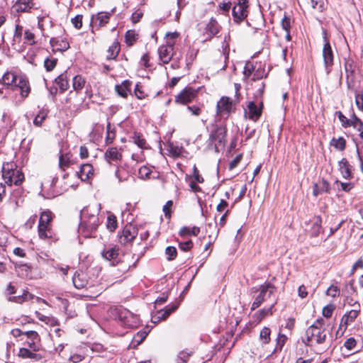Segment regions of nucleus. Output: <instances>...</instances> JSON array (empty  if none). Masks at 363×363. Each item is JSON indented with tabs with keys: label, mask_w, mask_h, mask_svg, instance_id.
Masks as SVG:
<instances>
[{
	"label": "nucleus",
	"mask_w": 363,
	"mask_h": 363,
	"mask_svg": "<svg viewBox=\"0 0 363 363\" xmlns=\"http://www.w3.org/2000/svg\"><path fill=\"white\" fill-rule=\"evenodd\" d=\"M324 325L325 320L323 318L317 319L313 325L307 328L306 340H303L306 345L315 348L318 353L328 350L332 343V339L328 337Z\"/></svg>",
	"instance_id": "f257e3e1"
},
{
	"label": "nucleus",
	"mask_w": 363,
	"mask_h": 363,
	"mask_svg": "<svg viewBox=\"0 0 363 363\" xmlns=\"http://www.w3.org/2000/svg\"><path fill=\"white\" fill-rule=\"evenodd\" d=\"M99 210L92 213L90 206L84 208L81 212L82 221L79 224V230L86 238L93 237L101 221L99 218Z\"/></svg>",
	"instance_id": "f03ea898"
},
{
	"label": "nucleus",
	"mask_w": 363,
	"mask_h": 363,
	"mask_svg": "<svg viewBox=\"0 0 363 363\" xmlns=\"http://www.w3.org/2000/svg\"><path fill=\"white\" fill-rule=\"evenodd\" d=\"M14 166L13 164L6 163L2 167V177L5 183L9 186L12 184L18 186L24 180L23 174L16 168H13Z\"/></svg>",
	"instance_id": "7ed1b4c3"
},
{
	"label": "nucleus",
	"mask_w": 363,
	"mask_h": 363,
	"mask_svg": "<svg viewBox=\"0 0 363 363\" xmlns=\"http://www.w3.org/2000/svg\"><path fill=\"white\" fill-rule=\"evenodd\" d=\"M167 37L168 38L167 43L160 46L157 50L160 61L163 64H168L172 59L175 43L174 38L177 37V34L176 33H169Z\"/></svg>",
	"instance_id": "20e7f679"
},
{
	"label": "nucleus",
	"mask_w": 363,
	"mask_h": 363,
	"mask_svg": "<svg viewBox=\"0 0 363 363\" xmlns=\"http://www.w3.org/2000/svg\"><path fill=\"white\" fill-rule=\"evenodd\" d=\"M227 129L225 126H217L209 135V140L213 145L216 151H218L220 147H224L226 143Z\"/></svg>",
	"instance_id": "39448f33"
},
{
	"label": "nucleus",
	"mask_w": 363,
	"mask_h": 363,
	"mask_svg": "<svg viewBox=\"0 0 363 363\" xmlns=\"http://www.w3.org/2000/svg\"><path fill=\"white\" fill-rule=\"evenodd\" d=\"M274 286L269 283L261 285L259 286V294L255 297V299L252 304L251 310L254 311L259 307L264 301L270 298L272 294H274Z\"/></svg>",
	"instance_id": "423d86ee"
},
{
	"label": "nucleus",
	"mask_w": 363,
	"mask_h": 363,
	"mask_svg": "<svg viewBox=\"0 0 363 363\" xmlns=\"http://www.w3.org/2000/svg\"><path fill=\"white\" fill-rule=\"evenodd\" d=\"M118 320L124 327L133 328L139 324V319L136 315L125 308L118 309Z\"/></svg>",
	"instance_id": "0eeeda50"
},
{
	"label": "nucleus",
	"mask_w": 363,
	"mask_h": 363,
	"mask_svg": "<svg viewBox=\"0 0 363 363\" xmlns=\"http://www.w3.org/2000/svg\"><path fill=\"white\" fill-rule=\"evenodd\" d=\"M248 7L247 0H238V3L233 6L232 11L233 21L236 23H240L247 17Z\"/></svg>",
	"instance_id": "6e6552de"
},
{
	"label": "nucleus",
	"mask_w": 363,
	"mask_h": 363,
	"mask_svg": "<svg viewBox=\"0 0 363 363\" xmlns=\"http://www.w3.org/2000/svg\"><path fill=\"white\" fill-rule=\"evenodd\" d=\"M240 99L238 98L235 99H230L228 96H222L218 101L216 106V111L218 115H229L233 111V106L238 104Z\"/></svg>",
	"instance_id": "1a4fd4ad"
},
{
	"label": "nucleus",
	"mask_w": 363,
	"mask_h": 363,
	"mask_svg": "<svg viewBox=\"0 0 363 363\" xmlns=\"http://www.w3.org/2000/svg\"><path fill=\"white\" fill-rule=\"evenodd\" d=\"M197 95L198 89L191 86H186L175 96V103L186 105L193 101Z\"/></svg>",
	"instance_id": "9d476101"
},
{
	"label": "nucleus",
	"mask_w": 363,
	"mask_h": 363,
	"mask_svg": "<svg viewBox=\"0 0 363 363\" xmlns=\"http://www.w3.org/2000/svg\"><path fill=\"white\" fill-rule=\"evenodd\" d=\"M323 39H324L325 43L323 45V48L322 55H323V58L326 72H327V74H329L331 70L330 67L333 65L334 53H333V51L330 44L327 39L325 34L323 37Z\"/></svg>",
	"instance_id": "9b49d317"
},
{
	"label": "nucleus",
	"mask_w": 363,
	"mask_h": 363,
	"mask_svg": "<svg viewBox=\"0 0 363 363\" xmlns=\"http://www.w3.org/2000/svg\"><path fill=\"white\" fill-rule=\"evenodd\" d=\"M263 108L262 100L250 101L247 104V111H245V116L252 121H257L262 115Z\"/></svg>",
	"instance_id": "f8f14e48"
},
{
	"label": "nucleus",
	"mask_w": 363,
	"mask_h": 363,
	"mask_svg": "<svg viewBox=\"0 0 363 363\" xmlns=\"http://www.w3.org/2000/svg\"><path fill=\"white\" fill-rule=\"evenodd\" d=\"M113 13V10L110 12H99L96 15H93L91 18L90 25L94 29H99L100 28L106 26Z\"/></svg>",
	"instance_id": "ddd939ff"
},
{
	"label": "nucleus",
	"mask_w": 363,
	"mask_h": 363,
	"mask_svg": "<svg viewBox=\"0 0 363 363\" xmlns=\"http://www.w3.org/2000/svg\"><path fill=\"white\" fill-rule=\"evenodd\" d=\"M137 235L138 228L131 224H127L119 236V242L122 245H126L132 242Z\"/></svg>",
	"instance_id": "4468645a"
},
{
	"label": "nucleus",
	"mask_w": 363,
	"mask_h": 363,
	"mask_svg": "<svg viewBox=\"0 0 363 363\" xmlns=\"http://www.w3.org/2000/svg\"><path fill=\"white\" fill-rule=\"evenodd\" d=\"M101 255L104 259L112 262V265H115L116 263H118L117 259L119 255V247L117 246L105 247Z\"/></svg>",
	"instance_id": "2eb2a0df"
},
{
	"label": "nucleus",
	"mask_w": 363,
	"mask_h": 363,
	"mask_svg": "<svg viewBox=\"0 0 363 363\" xmlns=\"http://www.w3.org/2000/svg\"><path fill=\"white\" fill-rule=\"evenodd\" d=\"M177 308V304H173L171 306H167L164 309L158 311L157 313L152 316V319L154 320L153 322L157 323L162 320H165L172 313L175 311Z\"/></svg>",
	"instance_id": "dca6fc26"
},
{
	"label": "nucleus",
	"mask_w": 363,
	"mask_h": 363,
	"mask_svg": "<svg viewBox=\"0 0 363 363\" xmlns=\"http://www.w3.org/2000/svg\"><path fill=\"white\" fill-rule=\"evenodd\" d=\"M131 85L130 80H124L121 84L115 86V91L119 96L126 99L131 93Z\"/></svg>",
	"instance_id": "f3484780"
},
{
	"label": "nucleus",
	"mask_w": 363,
	"mask_h": 363,
	"mask_svg": "<svg viewBox=\"0 0 363 363\" xmlns=\"http://www.w3.org/2000/svg\"><path fill=\"white\" fill-rule=\"evenodd\" d=\"M76 174L82 181H86L94 175L93 166L89 163L84 164L81 166L80 170L77 172Z\"/></svg>",
	"instance_id": "a211bd4d"
},
{
	"label": "nucleus",
	"mask_w": 363,
	"mask_h": 363,
	"mask_svg": "<svg viewBox=\"0 0 363 363\" xmlns=\"http://www.w3.org/2000/svg\"><path fill=\"white\" fill-rule=\"evenodd\" d=\"M72 282L76 289H83L88 284L86 275L82 272H76L72 277Z\"/></svg>",
	"instance_id": "6ab92c4d"
},
{
	"label": "nucleus",
	"mask_w": 363,
	"mask_h": 363,
	"mask_svg": "<svg viewBox=\"0 0 363 363\" xmlns=\"http://www.w3.org/2000/svg\"><path fill=\"white\" fill-rule=\"evenodd\" d=\"M309 223L311 225L310 229V234L312 237H317L319 235L320 232L322 231V220L319 216H314L312 220L309 221Z\"/></svg>",
	"instance_id": "aec40b11"
},
{
	"label": "nucleus",
	"mask_w": 363,
	"mask_h": 363,
	"mask_svg": "<svg viewBox=\"0 0 363 363\" xmlns=\"http://www.w3.org/2000/svg\"><path fill=\"white\" fill-rule=\"evenodd\" d=\"M37 351H33L30 348L22 347L20 348L18 356L22 359H31L35 360H40L42 359V355L36 353Z\"/></svg>",
	"instance_id": "412c9836"
},
{
	"label": "nucleus",
	"mask_w": 363,
	"mask_h": 363,
	"mask_svg": "<svg viewBox=\"0 0 363 363\" xmlns=\"http://www.w3.org/2000/svg\"><path fill=\"white\" fill-rule=\"evenodd\" d=\"M16 88L19 89L20 94L22 98H26L30 92V87L29 86V82L28 79L23 77H20L18 79V83L15 85Z\"/></svg>",
	"instance_id": "4be33fe9"
},
{
	"label": "nucleus",
	"mask_w": 363,
	"mask_h": 363,
	"mask_svg": "<svg viewBox=\"0 0 363 363\" xmlns=\"http://www.w3.org/2000/svg\"><path fill=\"white\" fill-rule=\"evenodd\" d=\"M330 190V184L325 179H322L313 185V194L314 196H318L323 193H329Z\"/></svg>",
	"instance_id": "5701e85b"
},
{
	"label": "nucleus",
	"mask_w": 363,
	"mask_h": 363,
	"mask_svg": "<svg viewBox=\"0 0 363 363\" xmlns=\"http://www.w3.org/2000/svg\"><path fill=\"white\" fill-rule=\"evenodd\" d=\"M339 169L343 178L350 179L352 178V167L345 158L339 162Z\"/></svg>",
	"instance_id": "b1692460"
},
{
	"label": "nucleus",
	"mask_w": 363,
	"mask_h": 363,
	"mask_svg": "<svg viewBox=\"0 0 363 363\" xmlns=\"http://www.w3.org/2000/svg\"><path fill=\"white\" fill-rule=\"evenodd\" d=\"M105 158L108 162L111 161H119L122 158V154L118 150L117 147H111L106 150L105 152Z\"/></svg>",
	"instance_id": "393cba45"
},
{
	"label": "nucleus",
	"mask_w": 363,
	"mask_h": 363,
	"mask_svg": "<svg viewBox=\"0 0 363 363\" xmlns=\"http://www.w3.org/2000/svg\"><path fill=\"white\" fill-rule=\"evenodd\" d=\"M52 235L51 225H46L39 223L38 224V235L41 239L51 238Z\"/></svg>",
	"instance_id": "a878e982"
},
{
	"label": "nucleus",
	"mask_w": 363,
	"mask_h": 363,
	"mask_svg": "<svg viewBox=\"0 0 363 363\" xmlns=\"http://www.w3.org/2000/svg\"><path fill=\"white\" fill-rule=\"evenodd\" d=\"M359 311L357 310H351L347 314L344 315L341 320V325H344L345 328L352 323L358 316Z\"/></svg>",
	"instance_id": "bb28decb"
},
{
	"label": "nucleus",
	"mask_w": 363,
	"mask_h": 363,
	"mask_svg": "<svg viewBox=\"0 0 363 363\" xmlns=\"http://www.w3.org/2000/svg\"><path fill=\"white\" fill-rule=\"evenodd\" d=\"M120 52V44L118 42L115 41L108 48L107 50V60H115Z\"/></svg>",
	"instance_id": "cd10ccee"
},
{
	"label": "nucleus",
	"mask_w": 363,
	"mask_h": 363,
	"mask_svg": "<svg viewBox=\"0 0 363 363\" xmlns=\"http://www.w3.org/2000/svg\"><path fill=\"white\" fill-rule=\"evenodd\" d=\"M50 43L52 48L60 51H65L69 48V43L65 40H59L57 38H51Z\"/></svg>",
	"instance_id": "c85d7f7f"
},
{
	"label": "nucleus",
	"mask_w": 363,
	"mask_h": 363,
	"mask_svg": "<svg viewBox=\"0 0 363 363\" xmlns=\"http://www.w3.org/2000/svg\"><path fill=\"white\" fill-rule=\"evenodd\" d=\"M33 6L32 0H18L16 4L18 11L25 12Z\"/></svg>",
	"instance_id": "c756f323"
},
{
	"label": "nucleus",
	"mask_w": 363,
	"mask_h": 363,
	"mask_svg": "<svg viewBox=\"0 0 363 363\" xmlns=\"http://www.w3.org/2000/svg\"><path fill=\"white\" fill-rule=\"evenodd\" d=\"M17 80L16 76L12 72H6L5 73L1 79L0 80V83L3 84L4 86H11L14 82Z\"/></svg>",
	"instance_id": "7c9ffc66"
},
{
	"label": "nucleus",
	"mask_w": 363,
	"mask_h": 363,
	"mask_svg": "<svg viewBox=\"0 0 363 363\" xmlns=\"http://www.w3.org/2000/svg\"><path fill=\"white\" fill-rule=\"evenodd\" d=\"M71 156L70 153L61 154L59 158V166L60 169H65L69 167L71 164Z\"/></svg>",
	"instance_id": "2f4dec72"
},
{
	"label": "nucleus",
	"mask_w": 363,
	"mask_h": 363,
	"mask_svg": "<svg viewBox=\"0 0 363 363\" xmlns=\"http://www.w3.org/2000/svg\"><path fill=\"white\" fill-rule=\"evenodd\" d=\"M85 83L86 81L84 77L81 75H77L72 79V87L75 91H79L84 88Z\"/></svg>",
	"instance_id": "473e14b6"
},
{
	"label": "nucleus",
	"mask_w": 363,
	"mask_h": 363,
	"mask_svg": "<svg viewBox=\"0 0 363 363\" xmlns=\"http://www.w3.org/2000/svg\"><path fill=\"white\" fill-rule=\"evenodd\" d=\"M55 82L59 86L62 91L67 90L69 87L68 80L67 79V76L65 74L59 75L55 79Z\"/></svg>",
	"instance_id": "72a5a7b5"
},
{
	"label": "nucleus",
	"mask_w": 363,
	"mask_h": 363,
	"mask_svg": "<svg viewBox=\"0 0 363 363\" xmlns=\"http://www.w3.org/2000/svg\"><path fill=\"white\" fill-rule=\"evenodd\" d=\"M270 334H271V330L269 328H267V327L263 328L259 333V341L262 344H264V345L268 344L271 340Z\"/></svg>",
	"instance_id": "f704fd0d"
},
{
	"label": "nucleus",
	"mask_w": 363,
	"mask_h": 363,
	"mask_svg": "<svg viewBox=\"0 0 363 363\" xmlns=\"http://www.w3.org/2000/svg\"><path fill=\"white\" fill-rule=\"evenodd\" d=\"M118 226L116 217L113 214H109L107 217L106 228L110 232H114Z\"/></svg>",
	"instance_id": "c9c22d12"
},
{
	"label": "nucleus",
	"mask_w": 363,
	"mask_h": 363,
	"mask_svg": "<svg viewBox=\"0 0 363 363\" xmlns=\"http://www.w3.org/2000/svg\"><path fill=\"white\" fill-rule=\"evenodd\" d=\"M220 26L218 22L211 18L207 24L206 30L211 35H215L219 32Z\"/></svg>",
	"instance_id": "e433bc0d"
},
{
	"label": "nucleus",
	"mask_w": 363,
	"mask_h": 363,
	"mask_svg": "<svg viewBox=\"0 0 363 363\" xmlns=\"http://www.w3.org/2000/svg\"><path fill=\"white\" fill-rule=\"evenodd\" d=\"M208 227L209 228H213L214 232L212 233L211 234H208V238H209L210 240H209L208 243L206 245V246L204 247L205 250H207L209 248V247L211 246L212 242L216 239V238L218 235V232H219V230L217 229V228H216V225H214L212 223H208Z\"/></svg>",
	"instance_id": "4c0bfd02"
},
{
	"label": "nucleus",
	"mask_w": 363,
	"mask_h": 363,
	"mask_svg": "<svg viewBox=\"0 0 363 363\" xmlns=\"http://www.w3.org/2000/svg\"><path fill=\"white\" fill-rule=\"evenodd\" d=\"M147 333L145 330H140L135 334L133 338L132 344L135 346L140 345L146 338Z\"/></svg>",
	"instance_id": "58836bf2"
},
{
	"label": "nucleus",
	"mask_w": 363,
	"mask_h": 363,
	"mask_svg": "<svg viewBox=\"0 0 363 363\" xmlns=\"http://www.w3.org/2000/svg\"><path fill=\"white\" fill-rule=\"evenodd\" d=\"M33 296L28 292H25L22 296L9 297V301H14L16 303H22L26 301L31 300Z\"/></svg>",
	"instance_id": "ea45409f"
},
{
	"label": "nucleus",
	"mask_w": 363,
	"mask_h": 363,
	"mask_svg": "<svg viewBox=\"0 0 363 363\" xmlns=\"http://www.w3.org/2000/svg\"><path fill=\"white\" fill-rule=\"evenodd\" d=\"M52 220V213L50 211L47 210L41 213L39 223H44L46 225H51L50 223Z\"/></svg>",
	"instance_id": "a19ab883"
},
{
	"label": "nucleus",
	"mask_w": 363,
	"mask_h": 363,
	"mask_svg": "<svg viewBox=\"0 0 363 363\" xmlns=\"http://www.w3.org/2000/svg\"><path fill=\"white\" fill-rule=\"evenodd\" d=\"M48 115V111L45 109H42L37 114L35 118L33 120L34 125L37 126H40L43 122V121L46 118Z\"/></svg>",
	"instance_id": "79ce46f5"
},
{
	"label": "nucleus",
	"mask_w": 363,
	"mask_h": 363,
	"mask_svg": "<svg viewBox=\"0 0 363 363\" xmlns=\"http://www.w3.org/2000/svg\"><path fill=\"white\" fill-rule=\"evenodd\" d=\"M125 43L128 46H132L138 39V35L134 30H128L125 35Z\"/></svg>",
	"instance_id": "37998d69"
},
{
	"label": "nucleus",
	"mask_w": 363,
	"mask_h": 363,
	"mask_svg": "<svg viewBox=\"0 0 363 363\" xmlns=\"http://www.w3.org/2000/svg\"><path fill=\"white\" fill-rule=\"evenodd\" d=\"M116 137V133L113 130L111 129V125L110 123H108L106 125V136L105 138V143L106 145L111 144Z\"/></svg>",
	"instance_id": "c03bdc74"
},
{
	"label": "nucleus",
	"mask_w": 363,
	"mask_h": 363,
	"mask_svg": "<svg viewBox=\"0 0 363 363\" xmlns=\"http://www.w3.org/2000/svg\"><path fill=\"white\" fill-rule=\"evenodd\" d=\"M274 305V304H272L270 307H269L267 308H262L256 313L255 315H257L259 321H261L267 315H272V313H273L272 308H273Z\"/></svg>",
	"instance_id": "a18cd8bd"
},
{
	"label": "nucleus",
	"mask_w": 363,
	"mask_h": 363,
	"mask_svg": "<svg viewBox=\"0 0 363 363\" xmlns=\"http://www.w3.org/2000/svg\"><path fill=\"white\" fill-rule=\"evenodd\" d=\"M345 140L342 137L337 139L333 138L331 141V145L340 150H343L345 148Z\"/></svg>",
	"instance_id": "49530a36"
},
{
	"label": "nucleus",
	"mask_w": 363,
	"mask_h": 363,
	"mask_svg": "<svg viewBox=\"0 0 363 363\" xmlns=\"http://www.w3.org/2000/svg\"><path fill=\"white\" fill-rule=\"evenodd\" d=\"M286 340L287 337L285 335L279 333L276 339L277 345L275 350H281L283 346L285 345Z\"/></svg>",
	"instance_id": "de8ad7c7"
},
{
	"label": "nucleus",
	"mask_w": 363,
	"mask_h": 363,
	"mask_svg": "<svg viewBox=\"0 0 363 363\" xmlns=\"http://www.w3.org/2000/svg\"><path fill=\"white\" fill-rule=\"evenodd\" d=\"M25 345L28 347L27 348H30L33 351H39L41 347L40 340H28Z\"/></svg>",
	"instance_id": "09e8293b"
},
{
	"label": "nucleus",
	"mask_w": 363,
	"mask_h": 363,
	"mask_svg": "<svg viewBox=\"0 0 363 363\" xmlns=\"http://www.w3.org/2000/svg\"><path fill=\"white\" fill-rule=\"evenodd\" d=\"M151 173V169L146 166L141 167L138 171L139 177L143 179H149Z\"/></svg>",
	"instance_id": "8fccbe9b"
},
{
	"label": "nucleus",
	"mask_w": 363,
	"mask_h": 363,
	"mask_svg": "<svg viewBox=\"0 0 363 363\" xmlns=\"http://www.w3.org/2000/svg\"><path fill=\"white\" fill-rule=\"evenodd\" d=\"M335 309V306L334 304H328L323 307L322 311V314L324 317L329 318L332 316L334 310Z\"/></svg>",
	"instance_id": "3c124183"
},
{
	"label": "nucleus",
	"mask_w": 363,
	"mask_h": 363,
	"mask_svg": "<svg viewBox=\"0 0 363 363\" xmlns=\"http://www.w3.org/2000/svg\"><path fill=\"white\" fill-rule=\"evenodd\" d=\"M134 94L138 99H143L147 96V94L145 93L142 85L140 84H137L135 85Z\"/></svg>",
	"instance_id": "603ef678"
},
{
	"label": "nucleus",
	"mask_w": 363,
	"mask_h": 363,
	"mask_svg": "<svg viewBox=\"0 0 363 363\" xmlns=\"http://www.w3.org/2000/svg\"><path fill=\"white\" fill-rule=\"evenodd\" d=\"M35 43V35L29 30H26L24 32V43L33 45Z\"/></svg>",
	"instance_id": "864d4df0"
},
{
	"label": "nucleus",
	"mask_w": 363,
	"mask_h": 363,
	"mask_svg": "<svg viewBox=\"0 0 363 363\" xmlns=\"http://www.w3.org/2000/svg\"><path fill=\"white\" fill-rule=\"evenodd\" d=\"M57 60L55 58H47L44 62V66L47 71H52L57 65Z\"/></svg>",
	"instance_id": "5fc2aeb1"
},
{
	"label": "nucleus",
	"mask_w": 363,
	"mask_h": 363,
	"mask_svg": "<svg viewBox=\"0 0 363 363\" xmlns=\"http://www.w3.org/2000/svg\"><path fill=\"white\" fill-rule=\"evenodd\" d=\"M22 33H23V27L20 25H16L13 40L15 43H19L21 40Z\"/></svg>",
	"instance_id": "6e6d98bb"
},
{
	"label": "nucleus",
	"mask_w": 363,
	"mask_h": 363,
	"mask_svg": "<svg viewBox=\"0 0 363 363\" xmlns=\"http://www.w3.org/2000/svg\"><path fill=\"white\" fill-rule=\"evenodd\" d=\"M168 260H173L177 257V249L174 247L169 246L165 250Z\"/></svg>",
	"instance_id": "4d7b16f0"
},
{
	"label": "nucleus",
	"mask_w": 363,
	"mask_h": 363,
	"mask_svg": "<svg viewBox=\"0 0 363 363\" xmlns=\"http://www.w3.org/2000/svg\"><path fill=\"white\" fill-rule=\"evenodd\" d=\"M352 122H354V124H352L351 126H353L358 131H362V130L363 129V122L354 114L352 116Z\"/></svg>",
	"instance_id": "13d9d810"
},
{
	"label": "nucleus",
	"mask_w": 363,
	"mask_h": 363,
	"mask_svg": "<svg viewBox=\"0 0 363 363\" xmlns=\"http://www.w3.org/2000/svg\"><path fill=\"white\" fill-rule=\"evenodd\" d=\"M173 206L172 201L169 200L167 201L165 205L163 206V212L164 213V216L167 218L171 217L172 207Z\"/></svg>",
	"instance_id": "bf43d9fd"
},
{
	"label": "nucleus",
	"mask_w": 363,
	"mask_h": 363,
	"mask_svg": "<svg viewBox=\"0 0 363 363\" xmlns=\"http://www.w3.org/2000/svg\"><path fill=\"white\" fill-rule=\"evenodd\" d=\"M82 15H77L75 17L72 18L71 22L77 29H80L82 28Z\"/></svg>",
	"instance_id": "052dcab7"
},
{
	"label": "nucleus",
	"mask_w": 363,
	"mask_h": 363,
	"mask_svg": "<svg viewBox=\"0 0 363 363\" xmlns=\"http://www.w3.org/2000/svg\"><path fill=\"white\" fill-rule=\"evenodd\" d=\"M340 291L336 286L331 285L328 290L326 291V294L328 296H332L333 298L339 296Z\"/></svg>",
	"instance_id": "680f3d73"
},
{
	"label": "nucleus",
	"mask_w": 363,
	"mask_h": 363,
	"mask_svg": "<svg viewBox=\"0 0 363 363\" xmlns=\"http://www.w3.org/2000/svg\"><path fill=\"white\" fill-rule=\"evenodd\" d=\"M281 25L282 28L285 31L290 30V28H291V19H290V18L285 15L284 16V18H282V20H281Z\"/></svg>",
	"instance_id": "e2e57ef3"
},
{
	"label": "nucleus",
	"mask_w": 363,
	"mask_h": 363,
	"mask_svg": "<svg viewBox=\"0 0 363 363\" xmlns=\"http://www.w3.org/2000/svg\"><path fill=\"white\" fill-rule=\"evenodd\" d=\"M345 68L347 77H349V75H352L354 72L353 61L350 60H347L345 62Z\"/></svg>",
	"instance_id": "0e129e2a"
},
{
	"label": "nucleus",
	"mask_w": 363,
	"mask_h": 363,
	"mask_svg": "<svg viewBox=\"0 0 363 363\" xmlns=\"http://www.w3.org/2000/svg\"><path fill=\"white\" fill-rule=\"evenodd\" d=\"M23 335H26L28 340H40L38 333L34 330L26 331Z\"/></svg>",
	"instance_id": "69168bd1"
},
{
	"label": "nucleus",
	"mask_w": 363,
	"mask_h": 363,
	"mask_svg": "<svg viewBox=\"0 0 363 363\" xmlns=\"http://www.w3.org/2000/svg\"><path fill=\"white\" fill-rule=\"evenodd\" d=\"M193 247V242L191 240L179 243V247L183 251H188Z\"/></svg>",
	"instance_id": "338daca9"
},
{
	"label": "nucleus",
	"mask_w": 363,
	"mask_h": 363,
	"mask_svg": "<svg viewBox=\"0 0 363 363\" xmlns=\"http://www.w3.org/2000/svg\"><path fill=\"white\" fill-rule=\"evenodd\" d=\"M355 102L357 104V106L361 109L363 110V92L360 94H357L355 96Z\"/></svg>",
	"instance_id": "774afa93"
}]
</instances>
